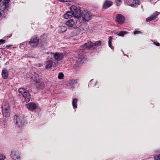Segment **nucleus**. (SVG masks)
I'll use <instances>...</instances> for the list:
<instances>
[{
	"instance_id": "nucleus-12",
	"label": "nucleus",
	"mask_w": 160,
	"mask_h": 160,
	"mask_svg": "<svg viewBox=\"0 0 160 160\" xmlns=\"http://www.w3.org/2000/svg\"><path fill=\"white\" fill-rule=\"evenodd\" d=\"M73 16L72 12L71 11H68L64 16V18H65L68 19L69 18H71Z\"/></svg>"
},
{
	"instance_id": "nucleus-19",
	"label": "nucleus",
	"mask_w": 160,
	"mask_h": 160,
	"mask_svg": "<svg viewBox=\"0 0 160 160\" xmlns=\"http://www.w3.org/2000/svg\"><path fill=\"white\" fill-rule=\"evenodd\" d=\"M74 32L76 35H78L80 32L81 30L79 28L75 27L74 30Z\"/></svg>"
},
{
	"instance_id": "nucleus-26",
	"label": "nucleus",
	"mask_w": 160,
	"mask_h": 160,
	"mask_svg": "<svg viewBox=\"0 0 160 160\" xmlns=\"http://www.w3.org/2000/svg\"><path fill=\"white\" fill-rule=\"evenodd\" d=\"M126 34V32L124 31H122L120 32L118 34V35L121 36H123L124 35Z\"/></svg>"
},
{
	"instance_id": "nucleus-24",
	"label": "nucleus",
	"mask_w": 160,
	"mask_h": 160,
	"mask_svg": "<svg viewBox=\"0 0 160 160\" xmlns=\"http://www.w3.org/2000/svg\"><path fill=\"white\" fill-rule=\"evenodd\" d=\"M64 77V75L62 72H60L59 73L58 78L59 79H62Z\"/></svg>"
},
{
	"instance_id": "nucleus-22",
	"label": "nucleus",
	"mask_w": 160,
	"mask_h": 160,
	"mask_svg": "<svg viewBox=\"0 0 160 160\" xmlns=\"http://www.w3.org/2000/svg\"><path fill=\"white\" fill-rule=\"evenodd\" d=\"M26 90L24 89L23 88H20L18 89V92L19 93H21L22 95L23 94V93L25 92L26 91Z\"/></svg>"
},
{
	"instance_id": "nucleus-17",
	"label": "nucleus",
	"mask_w": 160,
	"mask_h": 160,
	"mask_svg": "<svg viewBox=\"0 0 160 160\" xmlns=\"http://www.w3.org/2000/svg\"><path fill=\"white\" fill-rule=\"evenodd\" d=\"M86 43H87V49H91L93 46L94 43H93L91 42H88Z\"/></svg>"
},
{
	"instance_id": "nucleus-37",
	"label": "nucleus",
	"mask_w": 160,
	"mask_h": 160,
	"mask_svg": "<svg viewBox=\"0 0 160 160\" xmlns=\"http://www.w3.org/2000/svg\"><path fill=\"white\" fill-rule=\"evenodd\" d=\"M118 0V2H121V0Z\"/></svg>"
},
{
	"instance_id": "nucleus-1",
	"label": "nucleus",
	"mask_w": 160,
	"mask_h": 160,
	"mask_svg": "<svg viewBox=\"0 0 160 160\" xmlns=\"http://www.w3.org/2000/svg\"><path fill=\"white\" fill-rule=\"evenodd\" d=\"M2 113L3 117L8 118L10 116L11 110L9 103L7 102L2 103Z\"/></svg>"
},
{
	"instance_id": "nucleus-11",
	"label": "nucleus",
	"mask_w": 160,
	"mask_h": 160,
	"mask_svg": "<svg viewBox=\"0 0 160 160\" xmlns=\"http://www.w3.org/2000/svg\"><path fill=\"white\" fill-rule=\"evenodd\" d=\"M22 95L25 98V101L26 102H28L30 101V95L29 93L27 90H26L25 92L23 93Z\"/></svg>"
},
{
	"instance_id": "nucleus-36",
	"label": "nucleus",
	"mask_w": 160,
	"mask_h": 160,
	"mask_svg": "<svg viewBox=\"0 0 160 160\" xmlns=\"http://www.w3.org/2000/svg\"><path fill=\"white\" fill-rule=\"evenodd\" d=\"M6 0L7 1V2H6L7 3L8 2H9V1H10V0Z\"/></svg>"
},
{
	"instance_id": "nucleus-3",
	"label": "nucleus",
	"mask_w": 160,
	"mask_h": 160,
	"mask_svg": "<svg viewBox=\"0 0 160 160\" xmlns=\"http://www.w3.org/2000/svg\"><path fill=\"white\" fill-rule=\"evenodd\" d=\"M81 17L82 18L83 21L85 22H89L92 18L91 14L88 11H83Z\"/></svg>"
},
{
	"instance_id": "nucleus-21",
	"label": "nucleus",
	"mask_w": 160,
	"mask_h": 160,
	"mask_svg": "<svg viewBox=\"0 0 160 160\" xmlns=\"http://www.w3.org/2000/svg\"><path fill=\"white\" fill-rule=\"evenodd\" d=\"M59 28H60V32H62L65 31L67 29V28L64 26H61Z\"/></svg>"
},
{
	"instance_id": "nucleus-40",
	"label": "nucleus",
	"mask_w": 160,
	"mask_h": 160,
	"mask_svg": "<svg viewBox=\"0 0 160 160\" xmlns=\"http://www.w3.org/2000/svg\"><path fill=\"white\" fill-rule=\"evenodd\" d=\"M34 74L37 75V74H36V73H34Z\"/></svg>"
},
{
	"instance_id": "nucleus-13",
	"label": "nucleus",
	"mask_w": 160,
	"mask_h": 160,
	"mask_svg": "<svg viewBox=\"0 0 160 160\" xmlns=\"http://www.w3.org/2000/svg\"><path fill=\"white\" fill-rule=\"evenodd\" d=\"M112 4V2L110 1H106L104 3L103 7L104 8H106L110 7Z\"/></svg>"
},
{
	"instance_id": "nucleus-14",
	"label": "nucleus",
	"mask_w": 160,
	"mask_h": 160,
	"mask_svg": "<svg viewBox=\"0 0 160 160\" xmlns=\"http://www.w3.org/2000/svg\"><path fill=\"white\" fill-rule=\"evenodd\" d=\"M8 71L5 69L2 71V76L4 79H6L8 78Z\"/></svg>"
},
{
	"instance_id": "nucleus-31",
	"label": "nucleus",
	"mask_w": 160,
	"mask_h": 160,
	"mask_svg": "<svg viewBox=\"0 0 160 160\" xmlns=\"http://www.w3.org/2000/svg\"><path fill=\"white\" fill-rule=\"evenodd\" d=\"M14 119H16V123L18 124L19 123L18 122V120L19 119V118H18V117L16 115H15V116L14 118Z\"/></svg>"
},
{
	"instance_id": "nucleus-33",
	"label": "nucleus",
	"mask_w": 160,
	"mask_h": 160,
	"mask_svg": "<svg viewBox=\"0 0 160 160\" xmlns=\"http://www.w3.org/2000/svg\"><path fill=\"white\" fill-rule=\"evenodd\" d=\"M76 82L75 80H72L69 82V84H73Z\"/></svg>"
},
{
	"instance_id": "nucleus-39",
	"label": "nucleus",
	"mask_w": 160,
	"mask_h": 160,
	"mask_svg": "<svg viewBox=\"0 0 160 160\" xmlns=\"http://www.w3.org/2000/svg\"><path fill=\"white\" fill-rule=\"evenodd\" d=\"M2 1V0H0V2H1Z\"/></svg>"
},
{
	"instance_id": "nucleus-29",
	"label": "nucleus",
	"mask_w": 160,
	"mask_h": 160,
	"mask_svg": "<svg viewBox=\"0 0 160 160\" xmlns=\"http://www.w3.org/2000/svg\"><path fill=\"white\" fill-rule=\"evenodd\" d=\"M81 47L83 49H87V43H85L84 44L82 45Z\"/></svg>"
},
{
	"instance_id": "nucleus-20",
	"label": "nucleus",
	"mask_w": 160,
	"mask_h": 160,
	"mask_svg": "<svg viewBox=\"0 0 160 160\" xmlns=\"http://www.w3.org/2000/svg\"><path fill=\"white\" fill-rule=\"evenodd\" d=\"M78 101V99L74 98L72 101V105L74 108H76L77 107V103Z\"/></svg>"
},
{
	"instance_id": "nucleus-9",
	"label": "nucleus",
	"mask_w": 160,
	"mask_h": 160,
	"mask_svg": "<svg viewBox=\"0 0 160 160\" xmlns=\"http://www.w3.org/2000/svg\"><path fill=\"white\" fill-rule=\"evenodd\" d=\"M62 55L61 54L59 53H51L50 57L54 60V59L57 60L60 59L62 58Z\"/></svg>"
},
{
	"instance_id": "nucleus-2",
	"label": "nucleus",
	"mask_w": 160,
	"mask_h": 160,
	"mask_svg": "<svg viewBox=\"0 0 160 160\" xmlns=\"http://www.w3.org/2000/svg\"><path fill=\"white\" fill-rule=\"evenodd\" d=\"M70 9L72 12L73 16L75 17L79 18L81 17V11L76 6L72 5L70 7Z\"/></svg>"
},
{
	"instance_id": "nucleus-18",
	"label": "nucleus",
	"mask_w": 160,
	"mask_h": 160,
	"mask_svg": "<svg viewBox=\"0 0 160 160\" xmlns=\"http://www.w3.org/2000/svg\"><path fill=\"white\" fill-rule=\"evenodd\" d=\"M82 28L84 31H86L88 29L89 27L88 25L86 24H83L82 25Z\"/></svg>"
},
{
	"instance_id": "nucleus-10",
	"label": "nucleus",
	"mask_w": 160,
	"mask_h": 160,
	"mask_svg": "<svg viewBox=\"0 0 160 160\" xmlns=\"http://www.w3.org/2000/svg\"><path fill=\"white\" fill-rule=\"evenodd\" d=\"M27 108L31 111L35 110L37 107L36 105L33 102L29 103L26 104Z\"/></svg>"
},
{
	"instance_id": "nucleus-27",
	"label": "nucleus",
	"mask_w": 160,
	"mask_h": 160,
	"mask_svg": "<svg viewBox=\"0 0 160 160\" xmlns=\"http://www.w3.org/2000/svg\"><path fill=\"white\" fill-rule=\"evenodd\" d=\"M101 44V42L100 41H98L97 42H96L94 43V44H95V46H100Z\"/></svg>"
},
{
	"instance_id": "nucleus-5",
	"label": "nucleus",
	"mask_w": 160,
	"mask_h": 160,
	"mask_svg": "<svg viewBox=\"0 0 160 160\" xmlns=\"http://www.w3.org/2000/svg\"><path fill=\"white\" fill-rule=\"evenodd\" d=\"M35 76V77H33L32 78V79L33 80L34 83H35L37 87L41 89H43L44 87V85L42 83H40L39 82V79L38 78H36Z\"/></svg>"
},
{
	"instance_id": "nucleus-4",
	"label": "nucleus",
	"mask_w": 160,
	"mask_h": 160,
	"mask_svg": "<svg viewBox=\"0 0 160 160\" xmlns=\"http://www.w3.org/2000/svg\"><path fill=\"white\" fill-rule=\"evenodd\" d=\"M39 40V38L38 36H34L31 39L29 44L32 47H35L38 45Z\"/></svg>"
},
{
	"instance_id": "nucleus-32",
	"label": "nucleus",
	"mask_w": 160,
	"mask_h": 160,
	"mask_svg": "<svg viewBox=\"0 0 160 160\" xmlns=\"http://www.w3.org/2000/svg\"><path fill=\"white\" fill-rule=\"evenodd\" d=\"M6 41L4 39H0V45L4 43Z\"/></svg>"
},
{
	"instance_id": "nucleus-15",
	"label": "nucleus",
	"mask_w": 160,
	"mask_h": 160,
	"mask_svg": "<svg viewBox=\"0 0 160 160\" xmlns=\"http://www.w3.org/2000/svg\"><path fill=\"white\" fill-rule=\"evenodd\" d=\"M67 26L69 27H72L75 24V22L73 19H70L67 21L66 22Z\"/></svg>"
},
{
	"instance_id": "nucleus-23",
	"label": "nucleus",
	"mask_w": 160,
	"mask_h": 160,
	"mask_svg": "<svg viewBox=\"0 0 160 160\" xmlns=\"http://www.w3.org/2000/svg\"><path fill=\"white\" fill-rule=\"evenodd\" d=\"M112 37L110 36L109 37V39L108 42V45L111 48L112 42Z\"/></svg>"
},
{
	"instance_id": "nucleus-28",
	"label": "nucleus",
	"mask_w": 160,
	"mask_h": 160,
	"mask_svg": "<svg viewBox=\"0 0 160 160\" xmlns=\"http://www.w3.org/2000/svg\"><path fill=\"white\" fill-rule=\"evenodd\" d=\"M139 2L138 0H134L133 1V2L132 3V4L133 5H135L138 4Z\"/></svg>"
},
{
	"instance_id": "nucleus-30",
	"label": "nucleus",
	"mask_w": 160,
	"mask_h": 160,
	"mask_svg": "<svg viewBox=\"0 0 160 160\" xmlns=\"http://www.w3.org/2000/svg\"><path fill=\"white\" fill-rule=\"evenodd\" d=\"M154 158L156 160H160V154L158 155L155 156Z\"/></svg>"
},
{
	"instance_id": "nucleus-7",
	"label": "nucleus",
	"mask_w": 160,
	"mask_h": 160,
	"mask_svg": "<svg viewBox=\"0 0 160 160\" xmlns=\"http://www.w3.org/2000/svg\"><path fill=\"white\" fill-rule=\"evenodd\" d=\"M125 17L122 15L118 14L116 17V21L119 24L123 23L125 21Z\"/></svg>"
},
{
	"instance_id": "nucleus-35",
	"label": "nucleus",
	"mask_w": 160,
	"mask_h": 160,
	"mask_svg": "<svg viewBox=\"0 0 160 160\" xmlns=\"http://www.w3.org/2000/svg\"><path fill=\"white\" fill-rule=\"evenodd\" d=\"M153 43L154 44H155L156 45L158 46H159L160 45V44L158 43H156V42H154Z\"/></svg>"
},
{
	"instance_id": "nucleus-38",
	"label": "nucleus",
	"mask_w": 160,
	"mask_h": 160,
	"mask_svg": "<svg viewBox=\"0 0 160 160\" xmlns=\"http://www.w3.org/2000/svg\"><path fill=\"white\" fill-rule=\"evenodd\" d=\"M1 16V12H0V17Z\"/></svg>"
},
{
	"instance_id": "nucleus-25",
	"label": "nucleus",
	"mask_w": 160,
	"mask_h": 160,
	"mask_svg": "<svg viewBox=\"0 0 160 160\" xmlns=\"http://www.w3.org/2000/svg\"><path fill=\"white\" fill-rule=\"evenodd\" d=\"M6 157L5 155L0 154V160H3L6 159Z\"/></svg>"
},
{
	"instance_id": "nucleus-16",
	"label": "nucleus",
	"mask_w": 160,
	"mask_h": 160,
	"mask_svg": "<svg viewBox=\"0 0 160 160\" xmlns=\"http://www.w3.org/2000/svg\"><path fill=\"white\" fill-rule=\"evenodd\" d=\"M157 16V15L156 14H153L150 17L147 18L146 21L147 22H149L153 20L156 18Z\"/></svg>"
},
{
	"instance_id": "nucleus-34",
	"label": "nucleus",
	"mask_w": 160,
	"mask_h": 160,
	"mask_svg": "<svg viewBox=\"0 0 160 160\" xmlns=\"http://www.w3.org/2000/svg\"><path fill=\"white\" fill-rule=\"evenodd\" d=\"M141 33V32L139 31H136L134 32V34H139Z\"/></svg>"
},
{
	"instance_id": "nucleus-6",
	"label": "nucleus",
	"mask_w": 160,
	"mask_h": 160,
	"mask_svg": "<svg viewBox=\"0 0 160 160\" xmlns=\"http://www.w3.org/2000/svg\"><path fill=\"white\" fill-rule=\"evenodd\" d=\"M10 156L13 160H20L21 158L20 153L15 151L11 152Z\"/></svg>"
},
{
	"instance_id": "nucleus-8",
	"label": "nucleus",
	"mask_w": 160,
	"mask_h": 160,
	"mask_svg": "<svg viewBox=\"0 0 160 160\" xmlns=\"http://www.w3.org/2000/svg\"><path fill=\"white\" fill-rule=\"evenodd\" d=\"M54 62L53 60L50 57L48 58L47 61L46 62L45 67L47 68H49L51 67Z\"/></svg>"
}]
</instances>
